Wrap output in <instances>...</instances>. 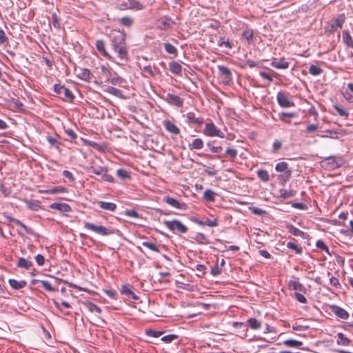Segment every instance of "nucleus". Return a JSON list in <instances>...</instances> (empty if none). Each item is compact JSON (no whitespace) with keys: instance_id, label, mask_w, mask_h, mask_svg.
Returning a JSON list of instances; mask_svg holds the SVG:
<instances>
[{"instance_id":"2","label":"nucleus","mask_w":353,"mask_h":353,"mask_svg":"<svg viewBox=\"0 0 353 353\" xmlns=\"http://www.w3.org/2000/svg\"><path fill=\"white\" fill-rule=\"evenodd\" d=\"M343 164V159L341 157H329L321 161V167L327 170H333Z\"/></svg>"},{"instance_id":"20","label":"nucleus","mask_w":353,"mask_h":353,"mask_svg":"<svg viewBox=\"0 0 353 353\" xmlns=\"http://www.w3.org/2000/svg\"><path fill=\"white\" fill-rule=\"evenodd\" d=\"M159 28L163 30H168V28H171L172 24H174V22H172L170 19L168 18H163L161 19L159 21Z\"/></svg>"},{"instance_id":"18","label":"nucleus","mask_w":353,"mask_h":353,"mask_svg":"<svg viewBox=\"0 0 353 353\" xmlns=\"http://www.w3.org/2000/svg\"><path fill=\"white\" fill-rule=\"evenodd\" d=\"M121 292L131 297L133 300H137L139 297L132 292L130 285H123L121 289Z\"/></svg>"},{"instance_id":"38","label":"nucleus","mask_w":353,"mask_h":353,"mask_svg":"<svg viewBox=\"0 0 353 353\" xmlns=\"http://www.w3.org/2000/svg\"><path fill=\"white\" fill-rule=\"evenodd\" d=\"M120 23L126 27H131L134 23V19L130 17H123L119 19Z\"/></svg>"},{"instance_id":"55","label":"nucleus","mask_w":353,"mask_h":353,"mask_svg":"<svg viewBox=\"0 0 353 353\" xmlns=\"http://www.w3.org/2000/svg\"><path fill=\"white\" fill-rule=\"evenodd\" d=\"M296 116V114L295 112H282L280 115V119L283 121L290 123V121H287L285 119V117L293 118V117H295Z\"/></svg>"},{"instance_id":"6","label":"nucleus","mask_w":353,"mask_h":353,"mask_svg":"<svg viewBox=\"0 0 353 353\" xmlns=\"http://www.w3.org/2000/svg\"><path fill=\"white\" fill-rule=\"evenodd\" d=\"M84 227L85 228L92 230L102 236H107L111 234V232L108 228L103 225L97 226L93 223L85 222Z\"/></svg>"},{"instance_id":"59","label":"nucleus","mask_w":353,"mask_h":353,"mask_svg":"<svg viewBox=\"0 0 353 353\" xmlns=\"http://www.w3.org/2000/svg\"><path fill=\"white\" fill-rule=\"evenodd\" d=\"M124 214H125V215H126L128 216L133 217V218H136V219L141 217L140 214H139L138 212L134 210H127L125 211Z\"/></svg>"},{"instance_id":"9","label":"nucleus","mask_w":353,"mask_h":353,"mask_svg":"<svg viewBox=\"0 0 353 353\" xmlns=\"http://www.w3.org/2000/svg\"><path fill=\"white\" fill-rule=\"evenodd\" d=\"M163 126L169 132L177 135L180 133L179 128L172 121L169 120H165L163 122Z\"/></svg>"},{"instance_id":"10","label":"nucleus","mask_w":353,"mask_h":353,"mask_svg":"<svg viewBox=\"0 0 353 353\" xmlns=\"http://www.w3.org/2000/svg\"><path fill=\"white\" fill-rule=\"evenodd\" d=\"M50 208L52 210H56L63 213L68 212L71 210L70 206L65 203H53L50 204Z\"/></svg>"},{"instance_id":"56","label":"nucleus","mask_w":353,"mask_h":353,"mask_svg":"<svg viewBox=\"0 0 353 353\" xmlns=\"http://www.w3.org/2000/svg\"><path fill=\"white\" fill-rule=\"evenodd\" d=\"M52 23L55 28H60L59 19L55 12L52 14Z\"/></svg>"},{"instance_id":"22","label":"nucleus","mask_w":353,"mask_h":353,"mask_svg":"<svg viewBox=\"0 0 353 353\" xmlns=\"http://www.w3.org/2000/svg\"><path fill=\"white\" fill-rule=\"evenodd\" d=\"M290 288L299 292H305V288L303 285L296 281H290L288 283Z\"/></svg>"},{"instance_id":"58","label":"nucleus","mask_w":353,"mask_h":353,"mask_svg":"<svg viewBox=\"0 0 353 353\" xmlns=\"http://www.w3.org/2000/svg\"><path fill=\"white\" fill-rule=\"evenodd\" d=\"M225 154L231 159H234L238 154V151L235 148H228L225 150Z\"/></svg>"},{"instance_id":"40","label":"nucleus","mask_w":353,"mask_h":353,"mask_svg":"<svg viewBox=\"0 0 353 353\" xmlns=\"http://www.w3.org/2000/svg\"><path fill=\"white\" fill-rule=\"evenodd\" d=\"M199 225L201 226L208 225L209 227H216L218 225V222L216 219L210 220L209 219H206L205 221L199 222Z\"/></svg>"},{"instance_id":"49","label":"nucleus","mask_w":353,"mask_h":353,"mask_svg":"<svg viewBox=\"0 0 353 353\" xmlns=\"http://www.w3.org/2000/svg\"><path fill=\"white\" fill-rule=\"evenodd\" d=\"M25 202H26L28 208L30 210L36 211L39 208V203L37 201H31V200H26Z\"/></svg>"},{"instance_id":"24","label":"nucleus","mask_w":353,"mask_h":353,"mask_svg":"<svg viewBox=\"0 0 353 353\" xmlns=\"http://www.w3.org/2000/svg\"><path fill=\"white\" fill-rule=\"evenodd\" d=\"M90 72L88 69L81 68L77 73V77L82 80L89 81L90 79Z\"/></svg>"},{"instance_id":"31","label":"nucleus","mask_w":353,"mask_h":353,"mask_svg":"<svg viewBox=\"0 0 353 353\" xmlns=\"http://www.w3.org/2000/svg\"><path fill=\"white\" fill-rule=\"evenodd\" d=\"M343 41L350 48H353V39L347 30L343 32Z\"/></svg>"},{"instance_id":"33","label":"nucleus","mask_w":353,"mask_h":353,"mask_svg":"<svg viewBox=\"0 0 353 353\" xmlns=\"http://www.w3.org/2000/svg\"><path fill=\"white\" fill-rule=\"evenodd\" d=\"M275 170H276V171L279 172H285L292 170L291 169H289L288 163L285 161H282V162H279V163H276V165L275 166Z\"/></svg>"},{"instance_id":"53","label":"nucleus","mask_w":353,"mask_h":353,"mask_svg":"<svg viewBox=\"0 0 353 353\" xmlns=\"http://www.w3.org/2000/svg\"><path fill=\"white\" fill-rule=\"evenodd\" d=\"M117 176L121 179H125L130 178V174L128 171L123 169H119L117 171Z\"/></svg>"},{"instance_id":"34","label":"nucleus","mask_w":353,"mask_h":353,"mask_svg":"<svg viewBox=\"0 0 353 353\" xmlns=\"http://www.w3.org/2000/svg\"><path fill=\"white\" fill-rule=\"evenodd\" d=\"M283 344L287 347H299L303 345V342L294 339L285 340Z\"/></svg>"},{"instance_id":"11","label":"nucleus","mask_w":353,"mask_h":353,"mask_svg":"<svg viewBox=\"0 0 353 353\" xmlns=\"http://www.w3.org/2000/svg\"><path fill=\"white\" fill-rule=\"evenodd\" d=\"M96 48L97 50L103 55L104 57L112 59L113 57L108 52L105 48V43L102 40H97L96 41Z\"/></svg>"},{"instance_id":"39","label":"nucleus","mask_w":353,"mask_h":353,"mask_svg":"<svg viewBox=\"0 0 353 353\" xmlns=\"http://www.w3.org/2000/svg\"><path fill=\"white\" fill-rule=\"evenodd\" d=\"M292 170H290V171H288V172H283V174H280L278 177L279 182L282 183H285V182L289 181V179L292 176Z\"/></svg>"},{"instance_id":"16","label":"nucleus","mask_w":353,"mask_h":353,"mask_svg":"<svg viewBox=\"0 0 353 353\" xmlns=\"http://www.w3.org/2000/svg\"><path fill=\"white\" fill-rule=\"evenodd\" d=\"M163 201L176 209L181 208V204L176 199L172 197L165 196L163 198Z\"/></svg>"},{"instance_id":"54","label":"nucleus","mask_w":353,"mask_h":353,"mask_svg":"<svg viewBox=\"0 0 353 353\" xmlns=\"http://www.w3.org/2000/svg\"><path fill=\"white\" fill-rule=\"evenodd\" d=\"M163 333V332H161V331H154L153 330H147L145 331V334L148 336H152V337H154V338H158L160 336L162 335V334Z\"/></svg>"},{"instance_id":"1","label":"nucleus","mask_w":353,"mask_h":353,"mask_svg":"<svg viewBox=\"0 0 353 353\" xmlns=\"http://www.w3.org/2000/svg\"><path fill=\"white\" fill-rule=\"evenodd\" d=\"M111 46L121 61H127L128 53L125 43V34L119 30H112L110 34Z\"/></svg>"},{"instance_id":"3","label":"nucleus","mask_w":353,"mask_h":353,"mask_svg":"<svg viewBox=\"0 0 353 353\" xmlns=\"http://www.w3.org/2000/svg\"><path fill=\"white\" fill-rule=\"evenodd\" d=\"M54 90L57 94L62 97L65 101L72 102L74 99L72 92L63 85L55 84L54 85Z\"/></svg>"},{"instance_id":"14","label":"nucleus","mask_w":353,"mask_h":353,"mask_svg":"<svg viewBox=\"0 0 353 353\" xmlns=\"http://www.w3.org/2000/svg\"><path fill=\"white\" fill-rule=\"evenodd\" d=\"M332 310L338 317L341 319H347L349 316L348 312L339 306L333 305L332 307Z\"/></svg>"},{"instance_id":"46","label":"nucleus","mask_w":353,"mask_h":353,"mask_svg":"<svg viewBox=\"0 0 353 353\" xmlns=\"http://www.w3.org/2000/svg\"><path fill=\"white\" fill-rule=\"evenodd\" d=\"M309 72L314 76L319 75L323 72V70L315 65H311L309 68Z\"/></svg>"},{"instance_id":"4","label":"nucleus","mask_w":353,"mask_h":353,"mask_svg":"<svg viewBox=\"0 0 353 353\" xmlns=\"http://www.w3.org/2000/svg\"><path fill=\"white\" fill-rule=\"evenodd\" d=\"M163 224L171 231L176 230L181 233H185L188 231V228L180 221L176 219L172 221H165Z\"/></svg>"},{"instance_id":"37","label":"nucleus","mask_w":353,"mask_h":353,"mask_svg":"<svg viewBox=\"0 0 353 353\" xmlns=\"http://www.w3.org/2000/svg\"><path fill=\"white\" fill-rule=\"evenodd\" d=\"M257 176L263 182H267L270 179L269 174H268V171L265 170H258Z\"/></svg>"},{"instance_id":"45","label":"nucleus","mask_w":353,"mask_h":353,"mask_svg":"<svg viewBox=\"0 0 353 353\" xmlns=\"http://www.w3.org/2000/svg\"><path fill=\"white\" fill-rule=\"evenodd\" d=\"M214 196L215 193L210 189L206 190L203 194V198L208 201H214L215 199Z\"/></svg>"},{"instance_id":"51","label":"nucleus","mask_w":353,"mask_h":353,"mask_svg":"<svg viewBox=\"0 0 353 353\" xmlns=\"http://www.w3.org/2000/svg\"><path fill=\"white\" fill-rule=\"evenodd\" d=\"M87 308L91 312H97L98 314H100L101 312V309L92 303L89 302L87 304Z\"/></svg>"},{"instance_id":"42","label":"nucleus","mask_w":353,"mask_h":353,"mask_svg":"<svg viewBox=\"0 0 353 353\" xmlns=\"http://www.w3.org/2000/svg\"><path fill=\"white\" fill-rule=\"evenodd\" d=\"M345 17L343 14H341L339 15L335 19H334V24L332 26V28H334V26H336V27L341 28L343 26V23L345 22Z\"/></svg>"},{"instance_id":"17","label":"nucleus","mask_w":353,"mask_h":353,"mask_svg":"<svg viewBox=\"0 0 353 353\" xmlns=\"http://www.w3.org/2000/svg\"><path fill=\"white\" fill-rule=\"evenodd\" d=\"M128 3L129 10L139 11L145 8L144 5L138 0H128Z\"/></svg>"},{"instance_id":"19","label":"nucleus","mask_w":353,"mask_h":353,"mask_svg":"<svg viewBox=\"0 0 353 353\" xmlns=\"http://www.w3.org/2000/svg\"><path fill=\"white\" fill-rule=\"evenodd\" d=\"M203 147V141L201 139L197 138L193 140V141L188 145V148L190 150H200Z\"/></svg>"},{"instance_id":"25","label":"nucleus","mask_w":353,"mask_h":353,"mask_svg":"<svg viewBox=\"0 0 353 353\" xmlns=\"http://www.w3.org/2000/svg\"><path fill=\"white\" fill-rule=\"evenodd\" d=\"M187 119L190 123L201 125L203 123V119L202 118L196 117L193 112H188L187 114Z\"/></svg>"},{"instance_id":"43","label":"nucleus","mask_w":353,"mask_h":353,"mask_svg":"<svg viewBox=\"0 0 353 353\" xmlns=\"http://www.w3.org/2000/svg\"><path fill=\"white\" fill-rule=\"evenodd\" d=\"M141 70L143 72H146L148 75H143L145 77H154L155 76V73L153 71L152 67L150 65H144L143 67L140 66Z\"/></svg>"},{"instance_id":"48","label":"nucleus","mask_w":353,"mask_h":353,"mask_svg":"<svg viewBox=\"0 0 353 353\" xmlns=\"http://www.w3.org/2000/svg\"><path fill=\"white\" fill-rule=\"evenodd\" d=\"M179 338V336L176 334H168L166 336H164L161 338V341L165 342V343H170L172 342L173 341Z\"/></svg>"},{"instance_id":"27","label":"nucleus","mask_w":353,"mask_h":353,"mask_svg":"<svg viewBox=\"0 0 353 353\" xmlns=\"http://www.w3.org/2000/svg\"><path fill=\"white\" fill-rule=\"evenodd\" d=\"M337 340L336 343L338 345H343V346H347L350 343V340L345 337L343 334L339 332L337 334Z\"/></svg>"},{"instance_id":"28","label":"nucleus","mask_w":353,"mask_h":353,"mask_svg":"<svg viewBox=\"0 0 353 353\" xmlns=\"http://www.w3.org/2000/svg\"><path fill=\"white\" fill-rule=\"evenodd\" d=\"M170 70L175 74H179L181 72L182 67L176 61H172L169 63Z\"/></svg>"},{"instance_id":"30","label":"nucleus","mask_w":353,"mask_h":353,"mask_svg":"<svg viewBox=\"0 0 353 353\" xmlns=\"http://www.w3.org/2000/svg\"><path fill=\"white\" fill-rule=\"evenodd\" d=\"M90 172L97 174V175H101L103 172H105V171H108V168L106 167H102L100 165H92L89 168Z\"/></svg>"},{"instance_id":"7","label":"nucleus","mask_w":353,"mask_h":353,"mask_svg":"<svg viewBox=\"0 0 353 353\" xmlns=\"http://www.w3.org/2000/svg\"><path fill=\"white\" fill-rule=\"evenodd\" d=\"M277 101L282 108H290L294 105V102L289 99V94L286 92H279L277 94Z\"/></svg>"},{"instance_id":"36","label":"nucleus","mask_w":353,"mask_h":353,"mask_svg":"<svg viewBox=\"0 0 353 353\" xmlns=\"http://www.w3.org/2000/svg\"><path fill=\"white\" fill-rule=\"evenodd\" d=\"M105 92L112 94V95H114L115 97H121L122 95V92H121V90H119V89H117L116 88H114V87H111V86H108L105 90Z\"/></svg>"},{"instance_id":"35","label":"nucleus","mask_w":353,"mask_h":353,"mask_svg":"<svg viewBox=\"0 0 353 353\" xmlns=\"http://www.w3.org/2000/svg\"><path fill=\"white\" fill-rule=\"evenodd\" d=\"M7 218L10 221L13 222L16 225H19L23 228L27 233H31L30 229L28 228L25 224H23L21 221L11 216H8Z\"/></svg>"},{"instance_id":"8","label":"nucleus","mask_w":353,"mask_h":353,"mask_svg":"<svg viewBox=\"0 0 353 353\" xmlns=\"http://www.w3.org/2000/svg\"><path fill=\"white\" fill-rule=\"evenodd\" d=\"M165 100L170 105L177 107H181L183 104V100L182 99H181L178 95L171 93L166 94Z\"/></svg>"},{"instance_id":"61","label":"nucleus","mask_w":353,"mask_h":353,"mask_svg":"<svg viewBox=\"0 0 353 353\" xmlns=\"http://www.w3.org/2000/svg\"><path fill=\"white\" fill-rule=\"evenodd\" d=\"M250 210L252 211V212L253 214H256V215H263V214H266L265 210L259 208H256V207H250Z\"/></svg>"},{"instance_id":"13","label":"nucleus","mask_w":353,"mask_h":353,"mask_svg":"<svg viewBox=\"0 0 353 353\" xmlns=\"http://www.w3.org/2000/svg\"><path fill=\"white\" fill-rule=\"evenodd\" d=\"M218 70L220 74L224 77L226 82H229L232 80V72L228 67L219 65Z\"/></svg>"},{"instance_id":"21","label":"nucleus","mask_w":353,"mask_h":353,"mask_svg":"<svg viewBox=\"0 0 353 353\" xmlns=\"http://www.w3.org/2000/svg\"><path fill=\"white\" fill-rule=\"evenodd\" d=\"M9 284L12 288L15 290H19L26 285V281L24 280L17 281L16 279H10Z\"/></svg>"},{"instance_id":"5","label":"nucleus","mask_w":353,"mask_h":353,"mask_svg":"<svg viewBox=\"0 0 353 353\" xmlns=\"http://www.w3.org/2000/svg\"><path fill=\"white\" fill-rule=\"evenodd\" d=\"M203 133L208 137H224V133L218 129L213 123H207L205 124Z\"/></svg>"},{"instance_id":"52","label":"nucleus","mask_w":353,"mask_h":353,"mask_svg":"<svg viewBox=\"0 0 353 353\" xmlns=\"http://www.w3.org/2000/svg\"><path fill=\"white\" fill-rule=\"evenodd\" d=\"M142 245L145 247V248H148V249H150V250H151L152 251L155 252H160V250L158 248V247L155 244L152 243L150 242H146V241L143 242L142 243Z\"/></svg>"},{"instance_id":"29","label":"nucleus","mask_w":353,"mask_h":353,"mask_svg":"<svg viewBox=\"0 0 353 353\" xmlns=\"http://www.w3.org/2000/svg\"><path fill=\"white\" fill-rule=\"evenodd\" d=\"M17 265L26 270H30L33 264L31 261L21 257L19 259Z\"/></svg>"},{"instance_id":"62","label":"nucleus","mask_w":353,"mask_h":353,"mask_svg":"<svg viewBox=\"0 0 353 353\" xmlns=\"http://www.w3.org/2000/svg\"><path fill=\"white\" fill-rule=\"evenodd\" d=\"M218 45L219 46H222L224 45L228 48H232V45L230 42L229 39H228L227 41H225L224 38H220L219 39V40L218 41Z\"/></svg>"},{"instance_id":"15","label":"nucleus","mask_w":353,"mask_h":353,"mask_svg":"<svg viewBox=\"0 0 353 353\" xmlns=\"http://www.w3.org/2000/svg\"><path fill=\"white\" fill-rule=\"evenodd\" d=\"M97 204L100 208L105 210L114 212L117 209V205L114 203L99 201Z\"/></svg>"},{"instance_id":"41","label":"nucleus","mask_w":353,"mask_h":353,"mask_svg":"<svg viewBox=\"0 0 353 353\" xmlns=\"http://www.w3.org/2000/svg\"><path fill=\"white\" fill-rule=\"evenodd\" d=\"M164 48L168 53L176 56L177 49L172 44L170 43H164Z\"/></svg>"},{"instance_id":"12","label":"nucleus","mask_w":353,"mask_h":353,"mask_svg":"<svg viewBox=\"0 0 353 353\" xmlns=\"http://www.w3.org/2000/svg\"><path fill=\"white\" fill-rule=\"evenodd\" d=\"M271 65L279 69H286L289 67V63L284 59H274L271 63Z\"/></svg>"},{"instance_id":"47","label":"nucleus","mask_w":353,"mask_h":353,"mask_svg":"<svg viewBox=\"0 0 353 353\" xmlns=\"http://www.w3.org/2000/svg\"><path fill=\"white\" fill-rule=\"evenodd\" d=\"M242 36L248 41V43H250L253 38V31L247 28L243 32Z\"/></svg>"},{"instance_id":"32","label":"nucleus","mask_w":353,"mask_h":353,"mask_svg":"<svg viewBox=\"0 0 353 353\" xmlns=\"http://www.w3.org/2000/svg\"><path fill=\"white\" fill-rule=\"evenodd\" d=\"M194 239L199 244L206 245L209 243L207 236L203 233H197Z\"/></svg>"},{"instance_id":"26","label":"nucleus","mask_w":353,"mask_h":353,"mask_svg":"<svg viewBox=\"0 0 353 353\" xmlns=\"http://www.w3.org/2000/svg\"><path fill=\"white\" fill-rule=\"evenodd\" d=\"M248 325L252 330H259L261 327V322L255 318H250L247 320Z\"/></svg>"},{"instance_id":"23","label":"nucleus","mask_w":353,"mask_h":353,"mask_svg":"<svg viewBox=\"0 0 353 353\" xmlns=\"http://www.w3.org/2000/svg\"><path fill=\"white\" fill-rule=\"evenodd\" d=\"M38 283H41V286L43 288H44L48 291H50V292L55 291V288H52L50 283L47 281H41V280H38V279H33L32 281V285H36Z\"/></svg>"},{"instance_id":"63","label":"nucleus","mask_w":353,"mask_h":353,"mask_svg":"<svg viewBox=\"0 0 353 353\" xmlns=\"http://www.w3.org/2000/svg\"><path fill=\"white\" fill-rule=\"evenodd\" d=\"M281 197L283 199H288L294 196V194L292 191H288L286 190H281Z\"/></svg>"},{"instance_id":"64","label":"nucleus","mask_w":353,"mask_h":353,"mask_svg":"<svg viewBox=\"0 0 353 353\" xmlns=\"http://www.w3.org/2000/svg\"><path fill=\"white\" fill-rule=\"evenodd\" d=\"M294 297L295 299L300 303H307V299L304 296V295H303L301 293H299V292H295L294 293Z\"/></svg>"},{"instance_id":"50","label":"nucleus","mask_w":353,"mask_h":353,"mask_svg":"<svg viewBox=\"0 0 353 353\" xmlns=\"http://www.w3.org/2000/svg\"><path fill=\"white\" fill-rule=\"evenodd\" d=\"M334 108L337 111L338 114L340 116L344 117L345 118L348 117L349 113L345 109H344L342 107L337 105H334Z\"/></svg>"},{"instance_id":"44","label":"nucleus","mask_w":353,"mask_h":353,"mask_svg":"<svg viewBox=\"0 0 353 353\" xmlns=\"http://www.w3.org/2000/svg\"><path fill=\"white\" fill-rule=\"evenodd\" d=\"M286 246L289 249L294 250L296 254H301L303 252L302 248L294 243L288 242Z\"/></svg>"},{"instance_id":"60","label":"nucleus","mask_w":353,"mask_h":353,"mask_svg":"<svg viewBox=\"0 0 353 353\" xmlns=\"http://www.w3.org/2000/svg\"><path fill=\"white\" fill-rule=\"evenodd\" d=\"M100 176H101V181H108V182H110V183L114 181L113 176H111L110 174H109L108 173V171H105V172H103Z\"/></svg>"},{"instance_id":"57","label":"nucleus","mask_w":353,"mask_h":353,"mask_svg":"<svg viewBox=\"0 0 353 353\" xmlns=\"http://www.w3.org/2000/svg\"><path fill=\"white\" fill-rule=\"evenodd\" d=\"M316 245L318 248L326 252L327 253H328L330 254L328 247L325 245V243H324L323 241H322V240L317 241Z\"/></svg>"}]
</instances>
